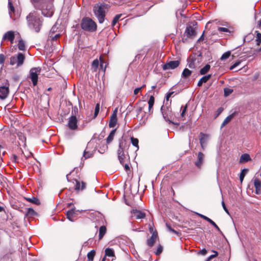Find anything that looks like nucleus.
<instances>
[{"label":"nucleus","instance_id":"obj_15","mask_svg":"<svg viewBox=\"0 0 261 261\" xmlns=\"http://www.w3.org/2000/svg\"><path fill=\"white\" fill-rule=\"evenodd\" d=\"M185 34L187 37H194L196 36V33L195 29L191 26H188L185 31Z\"/></svg>","mask_w":261,"mask_h":261},{"label":"nucleus","instance_id":"obj_11","mask_svg":"<svg viewBox=\"0 0 261 261\" xmlns=\"http://www.w3.org/2000/svg\"><path fill=\"white\" fill-rule=\"evenodd\" d=\"M131 214L132 217H135L136 219H143L146 216L144 212L137 209H133L131 211Z\"/></svg>","mask_w":261,"mask_h":261},{"label":"nucleus","instance_id":"obj_27","mask_svg":"<svg viewBox=\"0 0 261 261\" xmlns=\"http://www.w3.org/2000/svg\"><path fill=\"white\" fill-rule=\"evenodd\" d=\"M124 163H120L121 165H122L124 166L125 170L127 172L128 171L130 170V167H129V162L130 161H128V158L127 156L125 157V159L123 160Z\"/></svg>","mask_w":261,"mask_h":261},{"label":"nucleus","instance_id":"obj_52","mask_svg":"<svg viewBox=\"0 0 261 261\" xmlns=\"http://www.w3.org/2000/svg\"><path fill=\"white\" fill-rule=\"evenodd\" d=\"M218 30L219 32H230L229 30L227 28H223V27H219L218 29Z\"/></svg>","mask_w":261,"mask_h":261},{"label":"nucleus","instance_id":"obj_48","mask_svg":"<svg viewBox=\"0 0 261 261\" xmlns=\"http://www.w3.org/2000/svg\"><path fill=\"white\" fill-rule=\"evenodd\" d=\"M256 41L257 42V44L259 45V44L261 43V33H257L256 37Z\"/></svg>","mask_w":261,"mask_h":261},{"label":"nucleus","instance_id":"obj_61","mask_svg":"<svg viewBox=\"0 0 261 261\" xmlns=\"http://www.w3.org/2000/svg\"><path fill=\"white\" fill-rule=\"evenodd\" d=\"M32 2L34 3V6L36 4H38L41 1H44V0H31Z\"/></svg>","mask_w":261,"mask_h":261},{"label":"nucleus","instance_id":"obj_23","mask_svg":"<svg viewBox=\"0 0 261 261\" xmlns=\"http://www.w3.org/2000/svg\"><path fill=\"white\" fill-rule=\"evenodd\" d=\"M8 7H9V13L10 15V17L15 20L16 19V17L14 16H13L12 14V13H14L15 9L14 7L12 5V4L10 1H9L8 2Z\"/></svg>","mask_w":261,"mask_h":261},{"label":"nucleus","instance_id":"obj_38","mask_svg":"<svg viewBox=\"0 0 261 261\" xmlns=\"http://www.w3.org/2000/svg\"><path fill=\"white\" fill-rule=\"evenodd\" d=\"M232 92H233V90L232 89H230V88H225L224 89V96L225 97L229 96Z\"/></svg>","mask_w":261,"mask_h":261},{"label":"nucleus","instance_id":"obj_42","mask_svg":"<svg viewBox=\"0 0 261 261\" xmlns=\"http://www.w3.org/2000/svg\"><path fill=\"white\" fill-rule=\"evenodd\" d=\"M230 52L227 51L222 55V56L221 57V60H225L228 59L230 57Z\"/></svg>","mask_w":261,"mask_h":261},{"label":"nucleus","instance_id":"obj_3","mask_svg":"<svg viewBox=\"0 0 261 261\" xmlns=\"http://www.w3.org/2000/svg\"><path fill=\"white\" fill-rule=\"evenodd\" d=\"M129 145V144L127 143L125 140H121L120 141L117 153L118 159L120 163L124 162L123 160L126 156L128 158V161H129V156L127 152V149Z\"/></svg>","mask_w":261,"mask_h":261},{"label":"nucleus","instance_id":"obj_39","mask_svg":"<svg viewBox=\"0 0 261 261\" xmlns=\"http://www.w3.org/2000/svg\"><path fill=\"white\" fill-rule=\"evenodd\" d=\"M36 214L35 211L32 208H28L27 209V212L26 215L28 216H33Z\"/></svg>","mask_w":261,"mask_h":261},{"label":"nucleus","instance_id":"obj_19","mask_svg":"<svg viewBox=\"0 0 261 261\" xmlns=\"http://www.w3.org/2000/svg\"><path fill=\"white\" fill-rule=\"evenodd\" d=\"M75 181L76 182V185L75 186V190L76 191H83L86 188V183L82 181L80 182L79 181H78L76 179H75Z\"/></svg>","mask_w":261,"mask_h":261},{"label":"nucleus","instance_id":"obj_47","mask_svg":"<svg viewBox=\"0 0 261 261\" xmlns=\"http://www.w3.org/2000/svg\"><path fill=\"white\" fill-rule=\"evenodd\" d=\"M60 36L59 34H57L54 36H53V34L51 35L50 34H49V37L51 38L52 41L56 40L58 38H59Z\"/></svg>","mask_w":261,"mask_h":261},{"label":"nucleus","instance_id":"obj_5","mask_svg":"<svg viewBox=\"0 0 261 261\" xmlns=\"http://www.w3.org/2000/svg\"><path fill=\"white\" fill-rule=\"evenodd\" d=\"M83 30L88 32H94L96 30V23L88 17L83 18L81 23Z\"/></svg>","mask_w":261,"mask_h":261},{"label":"nucleus","instance_id":"obj_37","mask_svg":"<svg viewBox=\"0 0 261 261\" xmlns=\"http://www.w3.org/2000/svg\"><path fill=\"white\" fill-rule=\"evenodd\" d=\"M191 71L188 69L185 68L182 73V75L185 77H187L191 75Z\"/></svg>","mask_w":261,"mask_h":261},{"label":"nucleus","instance_id":"obj_25","mask_svg":"<svg viewBox=\"0 0 261 261\" xmlns=\"http://www.w3.org/2000/svg\"><path fill=\"white\" fill-rule=\"evenodd\" d=\"M99 62L97 59H95L92 63L91 68L93 72H96L98 68Z\"/></svg>","mask_w":261,"mask_h":261},{"label":"nucleus","instance_id":"obj_26","mask_svg":"<svg viewBox=\"0 0 261 261\" xmlns=\"http://www.w3.org/2000/svg\"><path fill=\"white\" fill-rule=\"evenodd\" d=\"M235 115V113H233L231 114V115H229L223 121V123L221 125V127H224L226 124H227L229 122H230L232 118H233L234 116Z\"/></svg>","mask_w":261,"mask_h":261},{"label":"nucleus","instance_id":"obj_16","mask_svg":"<svg viewBox=\"0 0 261 261\" xmlns=\"http://www.w3.org/2000/svg\"><path fill=\"white\" fill-rule=\"evenodd\" d=\"M253 184L255 188V193L259 194L261 193V182L260 180L257 178H254Z\"/></svg>","mask_w":261,"mask_h":261},{"label":"nucleus","instance_id":"obj_41","mask_svg":"<svg viewBox=\"0 0 261 261\" xmlns=\"http://www.w3.org/2000/svg\"><path fill=\"white\" fill-rule=\"evenodd\" d=\"M154 102V98L153 96H151L149 98V99L148 100V105H149V110L151 109L152 107Z\"/></svg>","mask_w":261,"mask_h":261},{"label":"nucleus","instance_id":"obj_14","mask_svg":"<svg viewBox=\"0 0 261 261\" xmlns=\"http://www.w3.org/2000/svg\"><path fill=\"white\" fill-rule=\"evenodd\" d=\"M9 92V87L6 86L0 87V99L4 100L8 96Z\"/></svg>","mask_w":261,"mask_h":261},{"label":"nucleus","instance_id":"obj_2","mask_svg":"<svg viewBox=\"0 0 261 261\" xmlns=\"http://www.w3.org/2000/svg\"><path fill=\"white\" fill-rule=\"evenodd\" d=\"M52 1L44 0L41 1L38 4L35 5L36 9L41 11L42 14L47 17H50L53 16L54 12Z\"/></svg>","mask_w":261,"mask_h":261},{"label":"nucleus","instance_id":"obj_56","mask_svg":"<svg viewBox=\"0 0 261 261\" xmlns=\"http://www.w3.org/2000/svg\"><path fill=\"white\" fill-rule=\"evenodd\" d=\"M222 205L223 206V208L224 209V210L225 211V212L229 214V212H228V210H227V207H226V205L225 204V203L223 201H222Z\"/></svg>","mask_w":261,"mask_h":261},{"label":"nucleus","instance_id":"obj_33","mask_svg":"<svg viewBox=\"0 0 261 261\" xmlns=\"http://www.w3.org/2000/svg\"><path fill=\"white\" fill-rule=\"evenodd\" d=\"M130 140H131L132 144L137 148V150H138L139 148V145H138V143H139L138 139L137 138H134V137H131Z\"/></svg>","mask_w":261,"mask_h":261},{"label":"nucleus","instance_id":"obj_22","mask_svg":"<svg viewBox=\"0 0 261 261\" xmlns=\"http://www.w3.org/2000/svg\"><path fill=\"white\" fill-rule=\"evenodd\" d=\"M211 74H208L207 75L203 76L198 81L197 86L198 87L201 86L202 84L207 82V81L211 78Z\"/></svg>","mask_w":261,"mask_h":261},{"label":"nucleus","instance_id":"obj_30","mask_svg":"<svg viewBox=\"0 0 261 261\" xmlns=\"http://www.w3.org/2000/svg\"><path fill=\"white\" fill-rule=\"evenodd\" d=\"M106 232V227L105 226H101L99 231V239H101Z\"/></svg>","mask_w":261,"mask_h":261},{"label":"nucleus","instance_id":"obj_60","mask_svg":"<svg viewBox=\"0 0 261 261\" xmlns=\"http://www.w3.org/2000/svg\"><path fill=\"white\" fill-rule=\"evenodd\" d=\"M199 216L203 218V219H204L205 220L207 221V222L209 221V220L210 219V218H208L207 217L204 216V215H203L202 214H199Z\"/></svg>","mask_w":261,"mask_h":261},{"label":"nucleus","instance_id":"obj_50","mask_svg":"<svg viewBox=\"0 0 261 261\" xmlns=\"http://www.w3.org/2000/svg\"><path fill=\"white\" fill-rule=\"evenodd\" d=\"M210 224H211L213 226H214L218 231H220V229L219 227L218 226V225L216 224L215 222H214L211 219L208 221Z\"/></svg>","mask_w":261,"mask_h":261},{"label":"nucleus","instance_id":"obj_7","mask_svg":"<svg viewBox=\"0 0 261 261\" xmlns=\"http://www.w3.org/2000/svg\"><path fill=\"white\" fill-rule=\"evenodd\" d=\"M24 59V55L23 54L19 53L10 58V64L11 65H16L17 67H19L23 64Z\"/></svg>","mask_w":261,"mask_h":261},{"label":"nucleus","instance_id":"obj_12","mask_svg":"<svg viewBox=\"0 0 261 261\" xmlns=\"http://www.w3.org/2000/svg\"><path fill=\"white\" fill-rule=\"evenodd\" d=\"M205 155L201 152L197 154V160L195 163V166L198 168H201L204 161Z\"/></svg>","mask_w":261,"mask_h":261},{"label":"nucleus","instance_id":"obj_40","mask_svg":"<svg viewBox=\"0 0 261 261\" xmlns=\"http://www.w3.org/2000/svg\"><path fill=\"white\" fill-rule=\"evenodd\" d=\"M122 16L121 14L116 15L112 21V26H114L116 23L118 21L121 16Z\"/></svg>","mask_w":261,"mask_h":261},{"label":"nucleus","instance_id":"obj_20","mask_svg":"<svg viewBox=\"0 0 261 261\" xmlns=\"http://www.w3.org/2000/svg\"><path fill=\"white\" fill-rule=\"evenodd\" d=\"M76 211L74 209H71L66 213V216L67 219L70 221H73V218L76 216Z\"/></svg>","mask_w":261,"mask_h":261},{"label":"nucleus","instance_id":"obj_44","mask_svg":"<svg viewBox=\"0 0 261 261\" xmlns=\"http://www.w3.org/2000/svg\"><path fill=\"white\" fill-rule=\"evenodd\" d=\"M166 227H167V230L170 232H173L176 234H178V232L176 231V230H175L174 229H172L171 226L169 225V224L166 223Z\"/></svg>","mask_w":261,"mask_h":261},{"label":"nucleus","instance_id":"obj_62","mask_svg":"<svg viewBox=\"0 0 261 261\" xmlns=\"http://www.w3.org/2000/svg\"><path fill=\"white\" fill-rule=\"evenodd\" d=\"M206 252H207V251L205 249H203L200 251V254H201L202 255H205L206 254Z\"/></svg>","mask_w":261,"mask_h":261},{"label":"nucleus","instance_id":"obj_63","mask_svg":"<svg viewBox=\"0 0 261 261\" xmlns=\"http://www.w3.org/2000/svg\"><path fill=\"white\" fill-rule=\"evenodd\" d=\"M203 37H204V35L203 34L201 35V36L200 37V38L198 39V41H201L202 40H203Z\"/></svg>","mask_w":261,"mask_h":261},{"label":"nucleus","instance_id":"obj_6","mask_svg":"<svg viewBox=\"0 0 261 261\" xmlns=\"http://www.w3.org/2000/svg\"><path fill=\"white\" fill-rule=\"evenodd\" d=\"M202 60L200 54H193L188 58V65L190 68H195L199 66Z\"/></svg>","mask_w":261,"mask_h":261},{"label":"nucleus","instance_id":"obj_31","mask_svg":"<svg viewBox=\"0 0 261 261\" xmlns=\"http://www.w3.org/2000/svg\"><path fill=\"white\" fill-rule=\"evenodd\" d=\"M115 133L116 129H113L107 138V142L108 143H110L113 140Z\"/></svg>","mask_w":261,"mask_h":261},{"label":"nucleus","instance_id":"obj_55","mask_svg":"<svg viewBox=\"0 0 261 261\" xmlns=\"http://www.w3.org/2000/svg\"><path fill=\"white\" fill-rule=\"evenodd\" d=\"M5 60V56L3 54H0V64H2L4 63Z\"/></svg>","mask_w":261,"mask_h":261},{"label":"nucleus","instance_id":"obj_64","mask_svg":"<svg viewBox=\"0 0 261 261\" xmlns=\"http://www.w3.org/2000/svg\"><path fill=\"white\" fill-rule=\"evenodd\" d=\"M222 111H223L222 108H219L218 110V114H220V113H221Z\"/></svg>","mask_w":261,"mask_h":261},{"label":"nucleus","instance_id":"obj_28","mask_svg":"<svg viewBox=\"0 0 261 261\" xmlns=\"http://www.w3.org/2000/svg\"><path fill=\"white\" fill-rule=\"evenodd\" d=\"M25 199H26L28 201H29L31 203H34V204H35L37 205H39L40 204L39 200L37 198H36L34 196H33L31 198L25 197Z\"/></svg>","mask_w":261,"mask_h":261},{"label":"nucleus","instance_id":"obj_57","mask_svg":"<svg viewBox=\"0 0 261 261\" xmlns=\"http://www.w3.org/2000/svg\"><path fill=\"white\" fill-rule=\"evenodd\" d=\"M142 88V87L136 88L134 91V93L135 95L138 94V93L140 91L141 89Z\"/></svg>","mask_w":261,"mask_h":261},{"label":"nucleus","instance_id":"obj_32","mask_svg":"<svg viewBox=\"0 0 261 261\" xmlns=\"http://www.w3.org/2000/svg\"><path fill=\"white\" fill-rule=\"evenodd\" d=\"M210 67H211L210 65H206L205 66H204L201 69L200 71V74L203 75L209 71Z\"/></svg>","mask_w":261,"mask_h":261},{"label":"nucleus","instance_id":"obj_53","mask_svg":"<svg viewBox=\"0 0 261 261\" xmlns=\"http://www.w3.org/2000/svg\"><path fill=\"white\" fill-rule=\"evenodd\" d=\"M99 59H100V68L102 69L105 71V70H106V67H105V68H103L104 62H103V60L102 59V58L101 57Z\"/></svg>","mask_w":261,"mask_h":261},{"label":"nucleus","instance_id":"obj_59","mask_svg":"<svg viewBox=\"0 0 261 261\" xmlns=\"http://www.w3.org/2000/svg\"><path fill=\"white\" fill-rule=\"evenodd\" d=\"M174 93V92L173 91H171V92H169L167 94V96H166V99L167 101L169 100V98Z\"/></svg>","mask_w":261,"mask_h":261},{"label":"nucleus","instance_id":"obj_4","mask_svg":"<svg viewBox=\"0 0 261 261\" xmlns=\"http://www.w3.org/2000/svg\"><path fill=\"white\" fill-rule=\"evenodd\" d=\"M106 5L105 4H96L93 8L94 13L100 23L103 22L106 15Z\"/></svg>","mask_w":261,"mask_h":261},{"label":"nucleus","instance_id":"obj_49","mask_svg":"<svg viewBox=\"0 0 261 261\" xmlns=\"http://www.w3.org/2000/svg\"><path fill=\"white\" fill-rule=\"evenodd\" d=\"M162 252V246L160 245L158 247L156 250L154 251V253L155 255H160Z\"/></svg>","mask_w":261,"mask_h":261},{"label":"nucleus","instance_id":"obj_9","mask_svg":"<svg viewBox=\"0 0 261 261\" xmlns=\"http://www.w3.org/2000/svg\"><path fill=\"white\" fill-rule=\"evenodd\" d=\"M77 119L75 116H72L68 119V126L71 130L77 128Z\"/></svg>","mask_w":261,"mask_h":261},{"label":"nucleus","instance_id":"obj_58","mask_svg":"<svg viewBox=\"0 0 261 261\" xmlns=\"http://www.w3.org/2000/svg\"><path fill=\"white\" fill-rule=\"evenodd\" d=\"M56 29H57V28L56 26H53L51 30H50V31L49 32V34H50L51 35L53 34L56 31Z\"/></svg>","mask_w":261,"mask_h":261},{"label":"nucleus","instance_id":"obj_51","mask_svg":"<svg viewBox=\"0 0 261 261\" xmlns=\"http://www.w3.org/2000/svg\"><path fill=\"white\" fill-rule=\"evenodd\" d=\"M91 155L92 154L90 152H87L85 150L84 152L83 156L86 159L90 158Z\"/></svg>","mask_w":261,"mask_h":261},{"label":"nucleus","instance_id":"obj_18","mask_svg":"<svg viewBox=\"0 0 261 261\" xmlns=\"http://www.w3.org/2000/svg\"><path fill=\"white\" fill-rule=\"evenodd\" d=\"M15 38L14 32L12 31H8L6 32L3 37V40H8L9 41H12L14 40Z\"/></svg>","mask_w":261,"mask_h":261},{"label":"nucleus","instance_id":"obj_21","mask_svg":"<svg viewBox=\"0 0 261 261\" xmlns=\"http://www.w3.org/2000/svg\"><path fill=\"white\" fill-rule=\"evenodd\" d=\"M158 238V233L152 234L151 237L147 241V244L149 247H152L154 245Z\"/></svg>","mask_w":261,"mask_h":261},{"label":"nucleus","instance_id":"obj_24","mask_svg":"<svg viewBox=\"0 0 261 261\" xmlns=\"http://www.w3.org/2000/svg\"><path fill=\"white\" fill-rule=\"evenodd\" d=\"M251 160L250 155L247 153L243 154L240 159V163H246Z\"/></svg>","mask_w":261,"mask_h":261},{"label":"nucleus","instance_id":"obj_35","mask_svg":"<svg viewBox=\"0 0 261 261\" xmlns=\"http://www.w3.org/2000/svg\"><path fill=\"white\" fill-rule=\"evenodd\" d=\"M18 47L20 50H24L25 49V44L21 39L18 41Z\"/></svg>","mask_w":261,"mask_h":261},{"label":"nucleus","instance_id":"obj_17","mask_svg":"<svg viewBox=\"0 0 261 261\" xmlns=\"http://www.w3.org/2000/svg\"><path fill=\"white\" fill-rule=\"evenodd\" d=\"M200 143L202 149H204V146L207 142L208 139V136L202 133H200Z\"/></svg>","mask_w":261,"mask_h":261},{"label":"nucleus","instance_id":"obj_1","mask_svg":"<svg viewBox=\"0 0 261 261\" xmlns=\"http://www.w3.org/2000/svg\"><path fill=\"white\" fill-rule=\"evenodd\" d=\"M28 25L29 28L35 32L39 33L42 26L43 18L36 11H33L27 16Z\"/></svg>","mask_w":261,"mask_h":261},{"label":"nucleus","instance_id":"obj_13","mask_svg":"<svg viewBox=\"0 0 261 261\" xmlns=\"http://www.w3.org/2000/svg\"><path fill=\"white\" fill-rule=\"evenodd\" d=\"M178 61H172L164 64V70L167 69H173L179 66Z\"/></svg>","mask_w":261,"mask_h":261},{"label":"nucleus","instance_id":"obj_8","mask_svg":"<svg viewBox=\"0 0 261 261\" xmlns=\"http://www.w3.org/2000/svg\"><path fill=\"white\" fill-rule=\"evenodd\" d=\"M41 68L38 67L32 68L30 70L28 77L31 80L34 86L37 85L38 80V75L40 73Z\"/></svg>","mask_w":261,"mask_h":261},{"label":"nucleus","instance_id":"obj_54","mask_svg":"<svg viewBox=\"0 0 261 261\" xmlns=\"http://www.w3.org/2000/svg\"><path fill=\"white\" fill-rule=\"evenodd\" d=\"M240 64V61L236 62L234 64H233L232 66H230V69L231 70L233 69L236 67H237Z\"/></svg>","mask_w":261,"mask_h":261},{"label":"nucleus","instance_id":"obj_29","mask_svg":"<svg viewBox=\"0 0 261 261\" xmlns=\"http://www.w3.org/2000/svg\"><path fill=\"white\" fill-rule=\"evenodd\" d=\"M105 256L113 257L115 256L114 250L110 248H106L105 250Z\"/></svg>","mask_w":261,"mask_h":261},{"label":"nucleus","instance_id":"obj_45","mask_svg":"<svg viewBox=\"0 0 261 261\" xmlns=\"http://www.w3.org/2000/svg\"><path fill=\"white\" fill-rule=\"evenodd\" d=\"M99 108H100L99 103H97L95 106V112H94V118L97 117V116L99 112Z\"/></svg>","mask_w":261,"mask_h":261},{"label":"nucleus","instance_id":"obj_46","mask_svg":"<svg viewBox=\"0 0 261 261\" xmlns=\"http://www.w3.org/2000/svg\"><path fill=\"white\" fill-rule=\"evenodd\" d=\"M187 105H186L185 106L181 107V116L184 117L185 115V114L187 112Z\"/></svg>","mask_w":261,"mask_h":261},{"label":"nucleus","instance_id":"obj_43","mask_svg":"<svg viewBox=\"0 0 261 261\" xmlns=\"http://www.w3.org/2000/svg\"><path fill=\"white\" fill-rule=\"evenodd\" d=\"M149 230L151 233H157L156 230L154 228V227L153 224H149Z\"/></svg>","mask_w":261,"mask_h":261},{"label":"nucleus","instance_id":"obj_36","mask_svg":"<svg viewBox=\"0 0 261 261\" xmlns=\"http://www.w3.org/2000/svg\"><path fill=\"white\" fill-rule=\"evenodd\" d=\"M247 171H248L247 169H244L241 172V173L240 174V180L241 182H243L244 177L245 176V174Z\"/></svg>","mask_w":261,"mask_h":261},{"label":"nucleus","instance_id":"obj_34","mask_svg":"<svg viewBox=\"0 0 261 261\" xmlns=\"http://www.w3.org/2000/svg\"><path fill=\"white\" fill-rule=\"evenodd\" d=\"M95 255V251L94 250H91L87 254V257L89 261H93Z\"/></svg>","mask_w":261,"mask_h":261},{"label":"nucleus","instance_id":"obj_10","mask_svg":"<svg viewBox=\"0 0 261 261\" xmlns=\"http://www.w3.org/2000/svg\"><path fill=\"white\" fill-rule=\"evenodd\" d=\"M117 109H116L113 112L112 114L110 117V120L109 123L110 127H114L117 122Z\"/></svg>","mask_w":261,"mask_h":261}]
</instances>
